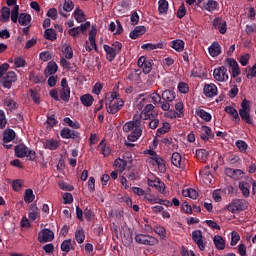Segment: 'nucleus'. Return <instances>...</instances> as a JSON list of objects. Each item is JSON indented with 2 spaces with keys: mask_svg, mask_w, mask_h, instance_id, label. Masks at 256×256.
Listing matches in <instances>:
<instances>
[{
  "mask_svg": "<svg viewBox=\"0 0 256 256\" xmlns=\"http://www.w3.org/2000/svg\"><path fill=\"white\" fill-rule=\"evenodd\" d=\"M14 151L16 157L19 159H23V157H28L29 161H35L37 159V152L29 149L25 144H18L15 146Z\"/></svg>",
  "mask_w": 256,
  "mask_h": 256,
  "instance_id": "nucleus-1",
  "label": "nucleus"
},
{
  "mask_svg": "<svg viewBox=\"0 0 256 256\" xmlns=\"http://www.w3.org/2000/svg\"><path fill=\"white\" fill-rule=\"evenodd\" d=\"M175 91L173 90H164L162 92V102L161 109L162 111H169L171 109V103L175 101Z\"/></svg>",
  "mask_w": 256,
  "mask_h": 256,
  "instance_id": "nucleus-2",
  "label": "nucleus"
},
{
  "mask_svg": "<svg viewBox=\"0 0 256 256\" xmlns=\"http://www.w3.org/2000/svg\"><path fill=\"white\" fill-rule=\"evenodd\" d=\"M155 109V106L153 104H147L141 114H135L133 116V121H141V119L147 120V119H155L157 117V113L151 112ZM150 113V114H149Z\"/></svg>",
  "mask_w": 256,
  "mask_h": 256,
  "instance_id": "nucleus-3",
  "label": "nucleus"
},
{
  "mask_svg": "<svg viewBox=\"0 0 256 256\" xmlns=\"http://www.w3.org/2000/svg\"><path fill=\"white\" fill-rule=\"evenodd\" d=\"M17 81V74L14 71H9L6 75L0 78V83L4 89H11L13 83Z\"/></svg>",
  "mask_w": 256,
  "mask_h": 256,
  "instance_id": "nucleus-4",
  "label": "nucleus"
},
{
  "mask_svg": "<svg viewBox=\"0 0 256 256\" xmlns=\"http://www.w3.org/2000/svg\"><path fill=\"white\" fill-rule=\"evenodd\" d=\"M230 213H239V211H245L247 209V201L243 199L233 200L228 206Z\"/></svg>",
  "mask_w": 256,
  "mask_h": 256,
  "instance_id": "nucleus-5",
  "label": "nucleus"
},
{
  "mask_svg": "<svg viewBox=\"0 0 256 256\" xmlns=\"http://www.w3.org/2000/svg\"><path fill=\"white\" fill-rule=\"evenodd\" d=\"M136 243H139L140 245H157L159 243V240H157L155 237L145 235V234H137L135 236Z\"/></svg>",
  "mask_w": 256,
  "mask_h": 256,
  "instance_id": "nucleus-6",
  "label": "nucleus"
},
{
  "mask_svg": "<svg viewBox=\"0 0 256 256\" xmlns=\"http://www.w3.org/2000/svg\"><path fill=\"white\" fill-rule=\"evenodd\" d=\"M213 77L216 81L220 83H225V81H229V74H227V68L225 66H220L214 69Z\"/></svg>",
  "mask_w": 256,
  "mask_h": 256,
  "instance_id": "nucleus-7",
  "label": "nucleus"
},
{
  "mask_svg": "<svg viewBox=\"0 0 256 256\" xmlns=\"http://www.w3.org/2000/svg\"><path fill=\"white\" fill-rule=\"evenodd\" d=\"M53 239H55V233L50 229L44 228L38 233L39 243H50Z\"/></svg>",
  "mask_w": 256,
  "mask_h": 256,
  "instance_id": "nucleus-8",
  "label": "nucleus"
},
{
  "mask_svg": "<svg viewBox=\"0 0 256 256\" xmlns=\"http://www.w3.org/2000/svg\"><path fill=\"white\" fill-rule=\"evenodd\" d=\"M61 87L60 90V98L62 101H65L66 103L69 102V99L71 97V88H69V84L67 83V78H63L61 80Z\"/></svg>",
  "mask_w": 256,
  "mask_h": 256,
  "instance_id": "nucleus-9",
  "label": "nucleus"
},
{
  "mask_svg": "<svg viewBox=\"0 0 256 256\" xmlns=\"http://www.w3.org/2000/svg\"><path fill=\"white\" fill-rule=\"evenodd\" d=\"M73 9H75V4H73V1H71V0L65 1L63 6H59V8H58L59 15H61V17H64L65 19H67V17H69V15H67V13H71V11H73Z\"/></svg>",
  "mask_w": 256,
  "mask_h": 256,
  "instance_id": "nucleus-10",
  "label": "nucleus"
},
{
  "mask_svg": "<svg viewBox=\"0 0 256 256\" xmlns=\"http://www.w3.org/2000/svg\"><path fill=\"white\" fill-rule=\"evenodd\" d=\"M212 25L214 29H217L221 35L227 33V21L223 20L221 17H217L213 20Z\"/></svg>",
  "mask_w": 256,
  "mask_h": 256,
  "instance_id": "nucleus-11",
  "label": "nucleus"
},
{
  "mask_svg": "<svg viewBox=\"0 0 256 256\" xmlns=\"http://www.w3.org/2000/svg\"><path fill=\"white\" fill-rule=\"evenodd\" d=\"M123 105H125V102L121 99L114 104L106 103L107 112L110 113V115H115V113H119V111H121Z\"/></svg>",
  "mask_w": 256,
  "mask_h": 256,
  "instance_id": "nucleus-12",
  "label": "nucleus"
},
{
  "mask_svg": "<svg viewBox=\"0 0 256 256\" xmlns=\"http://www.w3.org/2000/svg\"><path fill=\"white\" fill-rule=\"evenodd\" d=\"M74 245H75V241H73L71 239L64 240L60 246V249L63 252L62 255L67 256V253H69V251H71V249H75Z\"/></svg>",
  "mask_w": 256,
  "mask_h": 256,
  "instance_id": "nucleus-13",
  "label": "nucleus"
},
{
  "mask_svg": "<svg viewBox=\"0 0 256 256\" xmlns=\"http://www.w3.org/2000/svg\"><path fill=\"white\" fill-rule=\"evenodd\" d=\"M147 33V28L145 26H136L133 31L130 32V39H139L142 35Z\"/></svg>",
  "mask_w": 256,
  "mask_h": 256,
  "instance_id": "nucleus-14",
  "label": "nucleus"
},
{
  "mask_svg": "<svg viewBox=\"0 0 256 256\" xmlns=\"http://www.w3.org/2000/svg\"><path fill=\"white\" fill-rule=\"evenodd\" d=\"M238 187L245 199L249 198L251 195V184L246 181L239 182Z\"/></svg>",
  "mask_w": 256,
  "mask_h": 256,
  "instance_id": "nucleus-15",
  "label": "nucleus"
},
{
  "mask_svg": "<svg viewBox=\"0 0 256 256\" xmlns=\"http://www.w3.org/2000/svg\"><path fill=\"white\" fill-rule=\"evenodd\" d=\"M103 49L106 53V59L107 61H109L110 63H112V61H115V58L117 57V53L116 51L113 49V47L104 44L103 45Z\"/></svg>",
  "mask_w": 256,
  "mask_h": 256,
  "instance_id": "nucleus-16",
  "label": "nucleus"
},
{
  "mask_svg": "<svg viewBox=\"0 0 256 256\" xmlns=\"http://www.w3.org/2000/svg\"><path fill=\"white\" fill-rule=\"evenodd\" d=\"M203 91L206 97H215L217 95V86L213 83L206 84Z\"/></svg>",
  "mask_w": 256,
  "mask_h": 256,
  "instance_id": "nucleus-17",
  "label": "nucleus"
},
{
  "mask_svg": "<svg viewBox=\"0 0 256 256\" xmlns=\"http://www.w3.org/2000/svg\"><path fill=\"white\" fill-rule=\"evenodd\" d=\"M143 135V130H141V127H135L131 133L127 136L128 141H131L134 143V141H137L139 137Z\"/></svg>",
  "mask_w": 256,
  "mask_h": 256,
  "instance_id": "nucleus-18",
  "label": "nucleus"
},
{
  "mask_svg": "<svg viewBox=\"0 0 256 256\" xmlns=\"http://www.w3.org/2000/svg\"><path fill=\"white\" fill-rule=\"evenodd\" d=\"M213 242H214L215 248L218 251H223V249H225V239L221 235L214 236Z\"/></svg>",
  "mask_w": 256,
  "mask_h": 256,
  "instance_id": "nucleus-19",
  "label": "nucleus"
},
{
  "mask_svg": "<svg viewBox=\"0 0 256 256\" xmlns=\"http://www.w3.org/2000/svg\"><path fill=\"white\" fill-rule=\"evenodd\" d=\"M208 51L211 57H219V55H221V45H219L218 42H214L209 47Z\"/></svg>",
  "mask_w": 256,
  "mask_h": 256,
  "instance_id": "nucleus-20",
  "label": "nucleus"
},
{
  "mask_svg": "<svg viewBox=\"0 0 256 256\" xmlns=\"http://www.w3.org/2000/svg\"><path fill=\"white\" fill-rule=\"evenodd\" d=\"M226 161L228 165H233L235 167H237V165H241L242 163L241 157H239V155L237 154L228 155V157L226 158Z\"/></svg>",
  "mask_w": 256,
  "mask_h": 256,
  "instance_id": "nucleus-21",
  "label": "nucleus"
},
{
  "mask_svg": "<svg viewBox=\"0 0 256 256\" xmlns=\"http://www.w3.org/2000/svg\"><path fill=\"white\" fill-rule=\"evenodd\" d=\"M141 125V120L130 121L123 125L124 133H129V131H134L135 127H139Z\"/></svg>",
  "mask_w": 256,
  "mask_h": 256,
  "instance_id": "nucleus-22",
  "label": "nucleus"
},
{
  "mask_svg": "<svg viewBox=\"0 0 256 256\" xmlns=\"http://www.w3.org/2000/svg\"><path fill=\"white\" fill-rule=\"evenodd\" d=\"M163 47H164L163 42H159L156 44L146 43L141 46V49H143L144 51H155V49H163Z\"/></svg>",
  "mask_w": 256,
  "mask_h": 256,
  "instance_id": "nucleus-23",
  "label": "nucleus"
},
{
  "mask_svg": "<svg viewBox=\"0 0 256 256\" xmlns=\"http://www.w3.org/2000/svg\"><path fill=\"white\" fill-rule=\"evenodd\" d=\"M59 141L55 139H48L44 143V149H49L50 151H56V149H59Z\"/></svg>",
  "mask_w": 256,
  "mask_h": 256,
  "instance_id": "nucleus-24",
  "label": "nucleus"
},
{
  "mask_svg": "<svg viewBox=\"0 0 256 256\" xmlns=\"http://www.w3.org/2000/svg\"><path fill=\"white\" fill-rule=\"evenodd\" d=\"M98 150L100 151L101 155H104V157H109V155H111V147L107 146L105 140H102L99 143Z\"/></svg>",
  "mask_w": 256,
  "mask_h": 256,
  "instance_id": "nucleus-25",
  "label": "nucleus"
},
{
  "mask_svg": "<svg viewBox=\"0 0 256 256\" xmlns=\"http://www.w3.org/2000/svg\"><path fill=\"white\" fill-rule=\"evenodd\" d=\"M58 69H59V66H57V63H55V61H50L44 73L45 75H55Z\"/></svg>",
  "mask_w": 256,
  "mask_h": 256,
  "instance_id": "nucleus-26",
  "label": "nucleus"
},
{
  "mask_svg": "<svg viewBox=\"0 0 256 256\" xmlns=\"http://www.w3.org/2000/svg\"><path fill=\"white\" fill-rule=\"evenodd\" d=\"M28 217L31 221H35L38 217H40L39 208L37 207V204H32L30 206Z\"/></svg>",
  "mask_w": 256,
  "mask_h": 256,
  "instance_id": "nucleus-27",
  "label": "nucleus"
},
{
  "mask_svg": "<svg viewBox=\"0 0 256 256\" xmlns=\"http://www.w3.org/2000/svg\"><path fill=\"white\" fill-rule=\"evenodd\" d=\"M170 47L176 50L178 53H181L185 49V42L181 39H176L171 42Z\"/></svg>",
  "mask_w": 256,
  "mask_h": 256,
  "instance_id": "nucleus-28",
  "label": "nucleus"
},
{
  "mask_svg": "<svg viewBox=\"0 0 256 256\" xmlns=\"http://www.w3.org/2000/svg\"><path fill=\"white\" fill-rule=\"evenodd\" d=\"M251 110H239V115L242 121H245L248 125H253V118L249 113Z\"/></svg>",
  "mask_w": 256,
  "mask_h": 256,
  "instance_id": "nucleus-29",
  "label": "nucleus"
},
{
  "mask_svg": "<svg viewBox=\"0 0 256 256\" xmlns=\"http://www.w3.org/2000/svg\"><path fill=\"white\" fill-rule=\"evenodd\" d=\"M224 111L234 118L235 123H239V121H241L239 112H237V109L233 108V106H226Z\"/></svg>",
  "mask_w": 256,
  "mask_h": 256,
  "instance_id": "nucleus-30",
  "label": "nucleus"
},
{
  "mask_svg": "<svg viewBox=\"0 0 256 256\" xmlns=\"http://www.w3.org/2000/svg\"><path fill=\"white\" fill-rule=\"evenodd\" d=\"M18 23L23 27H27V25L31 23V15H29L28 13H20L18 18Z\"/></svg>",
  "mask_w": 256,
  "mask_h": 256,
  "instance_id": "nucleus-31",
  "label": "nucleus"
},
{
  "mask_svg": "<svg viewBox=\"0 0 256 256\" xmlns=\"http://www.w3.org/2000/svg\"><path fill=\"white\" fill-rule=\"evenodd\" d=\"M203 7L206 11H217L219 8V2L215 0H209L208 2L203 3Z\"/></svg>",
  "mask_w": 256,
  "mask_h": 256,
  "instance_id": "nucleus-32",
  "label": "nucleus"
},
{
  "mask_svg": "<svg viewBox=\"0 0 256 256\" xmlns=\"http://www.w3.org/2000/svg\"><path fill=\"white\" fill-rule=\"evenodd\" d=\"M80 101H81L82 105H84V107H91V105H93V101H95V99L93 98V96L91 94H84L80 97Z\"/></svg>",
  "mask_w": 256,
  "mask_h": 256,
  "instance_id": "nucleus-33",
  "label": "nucleus"
},
{
  "mask_svg": "<svg viewBox=\"0 0 256 256\" xmlns=\"http://www.w3.org/2000/svg\"><path fill=\"white\" fill-rule=\"evenodd\" d=\"M196 115L200 117V119H203V121H206L207 123H209V121L213 119V116H211V113L205 111L204 109L196 110Z\"/></svg>",
  "mask_w": 256,
  "mask_h": 256,
  "instance_id": "nucleus-34",
  "label": "nucleus"
},
{
  "mask_svg": "<svg viewBox=\"0 0 256 256\" xmlns=\"http://www.w3.org/2000/svg\"><path fill=\"white\" fill-rule=\"evenodd\" d=\"M15 139V131L13 129H7L3 134L4 143H11Z\"/></svg>",
  "mask_w": 256,
  "mask_h": 256,
  "instance_id": "nucleus-35",
  "label": "nucleus"
},
{
  "mask_svg": "<svg viewBox=\"0 0 256 256\" xmlns=\"http://www.w3.org/2000/svg\"><path fill=\"white\" fill-rule=\"evenodd\" d=\"M44 37L48 41H55L57 39V31L53 28H48L44 32Z\"/></svg>",
  "mask_w": 256,
  "mask_h": 256,
  "instance_id": "nucleus-36",
  "label": "nucleus"
},
{
  "mask_svg": "<svg viewBox=\"0 0 256 256\" xmlns=\"http://www.w3.org/2000/svg\"><path fill=\"white\" fill-rule=\"evenodd\" d=\"M158 11L160 15H163L169 11V2L167 0H159Z\"/></svg>",
  "mask_w": 256,
  "mask_h": 256,
  "instance_id": "nucleus-37",
  "label": "nucleus"
},
{
  "mask_svg": "<svg viewBox=\"0 0 256 256\" xmlns=\"http://www.w3.org/2000/svg\"><path fill=\"white\" fill-rule=\"evenodd\" d=\"M152 160L157 165L159 171H161L162 173L166 171L165 160H163V158H161L159 156H154V157H152Z\"/></svg>",
  "mask_w": 256,
  "mask_h": 256,
  "instance_id": "nucleus-38",
  "label": "nucleus"
},
{
  "mask_svg": "<svg viewBox=\"0 0 256 256\" xmlns=\"http://www.w3.org/2000/svg\"><path fill=\"white\" fill-rule=\"evenodd\" d=\"M175 110L177 111L176 113V117H180L183 119V117H185V104H183L182 102H177L175 104Z\"/></svg>",
  "mask_w": 256,
  "mask_h": 256,
  "instance_id": "nucleus-39",
  "label": "nucleus"
},
{
  "mask_svg": "<svg viewBox=\"0 0 256 256\" xmlns=\"http://www.w3.org/2000/svg\"><path fill=\"white\" fill-rule=\"evenodd\" d=\"M24 201L25 203H33V201H35V194H33V189L29 188L25 190Z\"/></svg>",
  "mask_w": 256,
  "mask_h": 256,
  "instance_id": "nucleus-40",
  "label": "nucleus"
},
{
  "mask_svg": "<svg viewBox=\"0 0 256 256\" xmlns=\"http://www.w3.org/2000/svg\"><path fill=\"white\" fill-rule=\"evenodd\" d=\"M170 131L171 124L169 122H164L162 127L157 130L156 135L159 137V135H165V133H169Z\"/></svg>",
  "mask_w": 256,
  "mask_h": 256,
  "instance_id": "nucleus-41",
  "label": "nucleus"
},
{
  "mask_svg": "<svg viewBox=\"0 0 256 256\" xmlns=\"http://www.w3.org/2000/svg\"><path fill=\"white\" fill-rule=\"evenodd\" d=\"M64 125H68V127H71L72 129H81V124L77 121L71 120V118L66 117L64 118Z\"/></svg>",
  "mask_w": 256,
  "mask_h": 256,
  "instance_id": "nucleus-42",
  "label": "nucleus"
},
{
  "mask_svg": "<svg viewBox=\"0 0 256 256\" xmlns=\"http://www.w3.org/2000/svg\"><path fill=\"white\" fill-rule=\"evenodd\" d=\"M29 80L32 81V83H45V78L42 75H37L33 72L29 74Z\"/></svg>",
  "mask_w": 256,
  "mask_h": 256,
  "instance_id": "nucleus-43",
  "label": "nucleus"
},
{
  "mask_svg": "<svg viewBox=\"0 0 256 256\" xmlns=\"http://www.w3.org/2000/svg\"><path fill=\"white\" fill-rule=\"evenodd\" d=\"M171 163L174 167H181V154L174 152L171 157Z\"/></svg>",
  "mask_w": 256,
  "mask_h": 256,
  "instance_id": "nucleus-44",
  "label": "nucleus"
},
{
  "mask_svg": "<svg viewBox=\"0 0 256 256\" xmlns=\"http://www.w3.org/2000/svg\"><path fill=\"white\" fill-rule=\"evenodd\" d=\"M114 165L115 167H117V169H119V171L123 172L125 171V169H127V161L118 158L114 161Z\"/></svg>",
  "mask_w": 256,
  "mask_h": 256,
  "instance_id": "nucleus-45",
  "label": "nucleus"
},
{
  "mask_svg": "<svg viewBox=\"0 0 256 256\" xmlns=\"http://www.w3.org/2000/svg\"><path fill=\"white\" fill-rule=\"evenodd\" d=\"M1 13L3 23H7V21H9V18L11 17V9H9V7L7 6H4L1 9Z\"/></svg>",
  "mask_w": 256,
  "mask_h": 256,
  "instance_id": "nucleus-46",
  "label": "nucleus"
},
{
  "mask_svg": "<svg viewBox=\"0 0 256 256\" xmlns=\"http://www.w3.org/2000/svg\"><path fill=\"white\" fill-rule=\"evenodd\" d=\"M74 18L76 19L77 23H83L85 19V13L80 8H77L74 11Z\"/></svg>",
  "mask_w": 256,
  "mask_h": 256,
  "instance_id": "nucleus-47",
  "label": "nucleus"
},
{
  "mask_svg": "<svg viewBox=\"0 0 256 256\" xmlns=\"http://www.w3.org/2000/svg\"><path fill=\"white\" fill-rule=\"evenodd\" d=\"M235 145L241 153H245V151H247V149H249V145L244 140H237Z\"/></svg>",
  "mask_w": 256,
  "mask_h": 256,
  "instance_id": "nucleus-48",
  "label": "nucleus"
},
{
  "mask_svg": "<svg viewBox=\"0 0 256 256\" xmlns=\"http://www.w3.org/2000/svg\"><path fill=\"white\" fill-rule=\"evenodd\" d=\"M4 105L9 109V111H15V109H17V103L11 98H6L4 100Z\"/></svg>",
  "mask_w": 256,
  "mask_h": 256,
  "instance_id": "nucleus-49",
  "label": "nucleus"
},
{
  "mask_svg": "<svg viewBox=\"0 0 256 256\" xmlns=\"http://www.w3.org/2000/svg\"><path fill=\"white\" fill-rule=\"evenodd\" d=\"M240 239H241V235H239V232L232 231L231 232V242H230L231 247H235V245H237V243H239Z\"/></svg>",
  "mask_w": 256,
  "mask_h": 256,
  "instance_id": "nucleus-50",
  "label": "nucleus"
},
{
  "mask_svg": "<svg viewBox=\"0 0 256 256\" xmlns=\"http://www.w3.org/2000/svg\"><path fill=\"white\" fill-rule=\"evenodd\" d=\"M11 21L12 23H17L19 21V5H15L11 11Z\"/></svg>",
  "mask_w": 256,
  "mask_h": 256,
  "instance_id": "nucleus-51",
  "label": "nucleus"
},
{
  "mask_svg": "<svg viewBox=\"0 0 256 256\" xmlns=\"http://www.w3.org/2000/svg\"><path fill=\"white\" fill-rule=\"evenodd\" d=\"M196 157L198 159H201V161H205V159H207V157H209V151H207L205 149H198V150H196Z\"/></svg>",
  "mask_w": 256,
  "mask_h": 256,
  "instance_id": "nucleus-52",
  "label": "nucleus"
},
{
  "mask_svg": "<svg viewBox=\"0 0 256 256\" xmlns=\"http://www.w3.org/2000/svg\"><path fill=\"white\" fill-rule=\"evenodd\" d=\"M62 53H64L65 59H73V48L70 45L65 46Z\"/></svg>",
  "mask_w": 256,
  "mask_h": 256,
  "instance_id": "nucleus-53",
  "label": "nucleus"
},
{
  "mask_svg": "<svg viewBox=\"0 0 256 256\" xmlns=\"http://www.w3.org/2000/svg\"><path fill=\"white\" fill-rule=\"evenodd\" d=\"M75 239L77 243L79 244L83 243V241H85V231H83V229L77 230L75 232Z\"/></svg>",
  "mask_w": 256,
  "mask_h": 256,
  "instance_id": "nucleus-54",
  "label": "nucleus"
},
{
  "mask_svg": "<svg viewBox=\"0 0 256 256\" xmlns=\"http://www.w3.org/2000/svg\"><path fill=\"white\" fill-rule=\"evenodd\" d=\"M203 239V231L201 230H194L192 232V240L194 243H197V241H201Z\"/></svg>",
  "mask_w": 256,
  "mask_h": 256,
  "instance_id": "nucleus-55",
  "label": "nucleus"
},
{
  "mask_svg": "<svg viewBox=\"0 0 256 256\" xmlns=\"http://www.w3.org/2000/svg\"><path fill=\"white\" fill-rule=\"evenodd\" d=\"M201 131H202V133H204V135H207L211 139H215V133H213V130H211V127H209V126H202L201 127Z\"/></svg>",
  "mask_w": 256,
  "mask_h": 256,
  "instance_id": "nucleus-56",
  "label": "nucleus"
},
{
  "mask_svg": "<svg viewBox=\"0 0 256 256\" xmlns=\"http://www.w3.org/2000/svg\"><path fill=\"white\" fill-rule=\"evenodd\" d=\"M70 139H73L75 143H81V133L77 130H72L70 133Z\"/></svg>",
  "mask_w": 256,
  "mask_h": 256,
  "instance_id": "nucleus-57",
  "label": "nucleus"
},
{
  "mask_svg": "<svg viewBox=\"0 0 256 256\" xmlns=\"http://www.w3.org/2000/svg\"><path fill=\"white\" fill-rule=\"evenodd\" d=\"M181 211L186 213V215H191L193 213V208L191 207V205H189V202L185 201L182 204Z\"/></svg>",
  "mask_w": 256,
  "mask_h": 256,
  "instance_id": "nucleus-58",
  "label": "nucleus"
},
{
  "mask_svg": "<svg viewBox=\"0 0 256 256\" xmlns=\"http://www.w3.org/2000/svg\"><path fill=\"white\" fill-rule=\"evenodd\" d=\"M178 91L186 95V93H189V84L185 82H180L178 84Z\"/></svg>",
  "mask_w": 256,
  "mask_h": 256,
  "instance_id": "nucleus-59",
  "label": "nucleus"
},
{
  "mask_svg": "<svg viewBox=\"0 0 256 256\" xmlns=\"http://www.w3.org/2000/svg\"><path fill=\"white\" fill-rule=\"evenodd\" d=\"M72 131V129L65 127L60 131V136L62 137V139H70Z\"/></svg>",
  "mask_w": 256,
  "mask_h": 256,
  "instance_id": "nucleus-60",
  "label": "nucleus"
},
{
  "mask_svg": "<svg viewBox=\"0 0 256 256\" xmlns=\"http://www.w3.org/2000/svg\"><path fill=\"white\" fill-rule=\"evenodd\" d=\"M153 70V65L151 64V60H147L146 63H144V66H142V71L145 73V75H148V73H151Z\"/></svg>",
  "mask_w": 256,
  "mask_h": 256,
  "instance_id": "nucleus-61",
  "label": "nucleus"
},
{
  "mask_svg": "<svg viewBox=\"0 0 256 256\" xmlns=\"http://www.w3.org/2000/svg\"><path fill=\"white\" fill-rule=\"evenodd\" d=\"M187 15V9L185 8V4H181L177 11V17L178 19H183Z\"/></svg>",
  "mask_w": 256,
  "mask_h": 256,
  "instance_id": "nucleus-62",
  "label": "nucleus"
},
{
  "mask_svg": "<svg viewBox=\"0 0 256 256\" xmlns=\"http://www.w3.org/2000/svg\"><path fill=\"white\" fill-rule=\"evenodd\" d=\"M46 123L47 125H49V127H55V125H57V123L59 122L57 121V119H55V114H52L48 116Z\"/></svg>",
  "mask_w": 256,
  "mask_h": 256,
  "instance_id": "nucleus-63",
  "label": "nucleus"
},
{
  "mask_svg": "<svg viewBox=\"0 0 256 256\" xmlns=\"http://www.w3.org/2000/svg\"><path fill=\"white\" fill-rule=\"evenodd\" d=\"M245 31L247 35H253V33H256V24H247Z\"/></svg>",
  "mask_w": 256,
  "mask_h": 256,
  "instance_id": "nucleus-64",
  "label": "nucleus"
}]
</instances>
